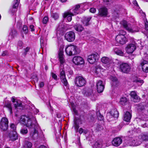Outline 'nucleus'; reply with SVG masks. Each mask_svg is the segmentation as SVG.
<instances>
[{"mask_svg":"<svg viewBox=\"0 0 148 148\" xmlns=\"http://www.w3.org/2000/svg\"><path fill=\"white\" fill-rule=\"evenodd\" d=\"M145 29L148 33V22L147 21L145 23Z\"/></svg>","mask_w":148,"mask_h":148,"instance_id":"864d4df0","label":"nucleus"},{"mask_svg":"<svg viewBox=\"0 0 148 148\" xmlns=\"http://www.w3.org/2000/svg\"><path fill=\"white\" fill-rule=\"evenodd\" d=\"M96 114L97 115L98 119L100 121L103 120L104 119V117L101 114L100 112H97Z\"/></svg>","mask_w":148,"mask_h":148,"instance_id":"58836bf2","label":"nucleus"},{"mask_svg":"<svg viewBox=\"0 0 148 148\" xmlns=\"http://www.w3.org/2000/svg\"><path fill=\"white\" fill-rule=\"evenodd\" d=\"M145 57V59L148 60V55L146 53L144 54Z\"/></svg>","mask_w":148,"mask_h":148,"instance_id":"052dcab7","label":"nucleus"},{"mask_svg":"<svg viewBox=\"0 0 148 148\" xmlns=\"http://www.w3.org/2000/svg\"><path fill=\"white\" fill-rule=\"evenodd\" d=\"M32 146V143L28 141L25 142L23 145L24 148H31Z\"/></svg>","mask_w":148,"mask_h":148,"instance_id":"f704fd0d","label":"nucleus"},{"mask_svg":"<svg viewBox=\"0 0 148 148\" xmlns=\"http://www.w3.org/2000/svg\"><path fill=\"white\" fill-rule=\"evenodd\" d=\"M4 107L8 108V110H10V111H12V110L11 104L9 103H5L4 105Z\"/></svg>","mask_w":148,"mask_h":148,"instance_id":"e433bc0d","label":"nucleus"},{"mask_svg":"<svg viewBox=\"0 0 148 148\" xmlns=\"http://www.w3.org/2000/svg\"><path fill=\"white\" fill-rule=\"evenodd\" d=\"M90 11L91 13H95L96 11V10L95 8H91L90 9Z\"/></svg>","mask_w":148,"mask_h":148,"instance_id":"603ef678","label":"nucleus"},{"mask_svg":"<svg viewBox=\"0 0 148 148\" xmlns=\"http://www.w3.org/2000/svg\"><path fill=\"white\" fill-rule=\"evenodd\" d=\"M130 95L131 97V100L134 102H138L140 100V98L138 96L135 91H131L130 93Z\"/></svg>","mask_w":148,"mask_h":148,"instance_id":"6ab92c4d","label":"nucleus"},{"mask_svg":"<svg viewBox=\"0 0 148 148\" xmlns=\"http://www.w3.org/2000/svg\"><path fill=\"white\" fill-rule=\"evenodd\" d=\"M39 86L40 88H42L44 86V83L43 82H41L39 84Z\"/></svg>","mask_w":148,"mask_h":148,"instance_id":"4d7b16f0","label":"nucleus"},{"mask_svg":"<svg viewBox=\"0 0 148 148\" xmlns=\"http://www.w3.org/2000/svg\"><path fill=\"white\" fill-rule=\"evenodd\" d=\"M11 99L13 103V110L18 111L24 110L25 108V105L23 104L22 102L20 100L15 99L14 97H12Z\"/></svg>","mask_w":148,"mask_h":148,"instance_id":"f03ea898","label":"nucleus"},{"mask_svg":"<svg viewBox=\"0 0 148 148\" xmlns=\"http://www.w3.org/2000/svg\"><path fill=\"white\" fill-rule=\"evenodd\" d=\"M29 27L32 31H34V25H30Z\"/></svg>","mask_w":148,"mask_h":148,"instance_id":"6e6d98bb","label":"nucleus"},{"mask_svg":"<svg viewBox=\"0 0 148 148\" xmlns=\"http://www.w3.org/2000/svg\"><path fill=\"white\" fill-rule=\"evenodd\" d=\"M77 47L74 45H68L65 49V51L66 54L71 56L77 54Z\"/></svg>","mask_w":148,"mask_h":148,"instance_id":"7ed1b4c3","label":"nucleus"},{"mask_svg":"<svg viewBox=\"0 0 148 148\" xmlns=\"http://www.w3.org/2000/svg\"><path fill=\"white\" fill-rule=\"evenodd\" d=\"M38 148H47L46 146L44 145L40 146Z\"/></svg>","mask_w":148,"mask_h":148,"instance_id":"680f3d73","label":"nucleus"},{"mask_svg":"<svg viewBox=\"0 0 148 148\" xmlns=\"http://www.w3.org/2000/svg\"><path fill=\"white\" fill-rule=\"evenodd\" d=\"M88 95L90 97H91L92 99L93 100V97L95 99L96 97V96L94 94L92 90H90L88 93Z\"/></svg>","mask_w":148,"mask_h":148,"instance_id":"ea45409f","label":"nucleus"},{"mask_svg":"<svg viewBox=\"0 0 148 148\" xmlns=\"http://www.w3.org/2000/svg\"><path fill=\"white\" fill-rule=\"evenodd\" d=\"M64 37L66 40L69 42L73 41L75 38V33L73 31L67 32L65 34Z\"/></svg>","mask_w":148,"mask_h":148,"instance_id":"1a4fd4ad","label":"nucleus"},{"mask_svg":"<svg viewBox=\"0 0 148 148\" xmlns=\"http://www.w3.org/2000/svg\"><path fill=\"white\" fill-rule=\"evenodd\" d=\"M8 53L7 51H3V53L2 54V55L3 56H5Z\"/></svg>","mask_w":148,"mask_h":148,"instance_id":"bf43d9fd","label":"nucleus"},{"mask_svg":"<svg viewBox=\"0 0 148 148\" xmlns=\"http://www.w3.org/2000/svg\"><path fill=\"white\" fill-rule=\"evenodd\" d=\"M57 116L58 117H61V116L60 115H57Z\"/></svg>","mask_w":148,"mask_h":148,"instance_id":"774afa93","label":"nucleus"},{"mask_svg":"<svg viewBox=\"0 0 148 148\" xmlns=\"http://www.w3.org/2000/svg\"><path fill=\"white\" fill-rule=\"evenodd\" d=\"M132 116V113L130 112H125L123 114V120L127 122H130Z\"/></svg>","mask_w":148,"mask_h":148,"instance_id":"5701e85b","label":"nucleus"},{"mask_svg":"<svg viewBox=\"0 0 148 148\" xmlns=\"http://www.w3.org/2000/svg\"><path fill=\"white\" fill-rule=\"evenodd\" d=\"M31 109H30V110H32L33 111H37L38 110H37V109L34 106H32V107L31 108Z\"/></svg>","mask_w":148,"mask_h":148,"instance_id":"5fc2aeb1","label":"nucleus"},{"mask_svg":"<svg viewBox=\"0 0 148 148\" xmlns=\"http://www.w3.org/2000/svg\"><path fill=\"white\" fill-rule=\"evenodd\" d=\"M52 18L54 19L55 20H56L59 17V14L58 13L55 12L53 13L51 15Z\"/></svg>","mask_w":148,"mask_h":148,"instance_id":"4c0bfd02","label":"nucleus"},{"mask_svg":"<svg viewBox=\"0 0 148 148\" xmlns=\"http://www.w3.org/2000/svg\"><path fill=\"white\" fill-rule=\"evenodd\" d=\"M140 140H141L142 141L148 140V134H143L139 136Z\"/></svg>","mask_w":148,"mask_h":148,"instance_id":"473e14b6","label":"nucleus"},{"mask_svg":"<svg viewBox=\"0 0 148 148\" xmlns=\"http://www.w3.org/2000/svg\"><path fill=\"white\" fill-rule=\"evenodd\" d=\"M108 9L106 7H103L99 10L98 15L101 16H106L108 15Z\"/></svg>","mask_w":148,"mask_h":148,"instance_id":"aec40b11","label":"nucleus"},{"mask_svg":"<svg viewBox=\"0 0 148 148\" xmlns=\"http://www.w3.org/2000/svg\"><path fill=\"white\" fill-rule=\"evenodd\" d=\"M122 140L121 138L119 137L114 138L112 141V145L115 147L119 146L122 143Z\"/></svg>","mask_w":148,"mask_h":148,"instance_id":"4be33fe9","label":"nucleus"},{"mask_svg":"<svg viewBox=\"0 0 148 148\" xmlns=\"http://www.w3.org/2000/svg\"><path fill=\"white\" fill-rule=\"evenodd\" d=\"M43 39L41 38H40V44H41V46H42L44 45L43 43Z\"/></svg>","mask_w":148,"mask_h":148,"instance_id":"13d9d810","label":"nucleus"},{"mask_svg":"<svg viewBox=\"0 0 148 148\" xmlns=\"http://www.w3.org/2000/svg\"><path fill=\"white\" fill-rule=\"evenodd\" d=\"M22 45H23V42H22V41H18V43L17 47H19V48L20 49H21L22 48H23Z\"/></svg>","mask_w":148,"mask_h":148,"instance_id":"09e8293b","label":"nucleus"},{"mask_svg":"<svg viewBox=\"0 0 148 148\" xmlns=\"http://www.w3.org/2000/svg\"><path fill=\"white\" fill-rule=\"evenodd\" d=\"M142 142V140H140L139 137H136L131 139L130 140V145L133 146H137L140 145Z\"/></svg>","mask_w":148,"mask_h":148,"instance_id":"ddd939ff","label":"nucleus"},{"mask_svg":"<svg viewBox=\"0 0 148 148\" xmlns=\"http://www.w3.org/2000/svg\"><path fill=\"white\" fill-rule=\"evenodd\" d=\"M101 61L103 63L109 64L111 61V59L107 57L104 56L101 58Z\"/></svg>","mask_w":148,"mask_h":148,"instance_id":"c756f323","label":"nucleus"},{"mask_svg":"<svg viewBox=\"0 0 148 148\" xmlns=\"http://www.w3.org/2000/svg\"><path fill=\"white\" fill-rule=\"evenodd\" d=\"M20 132L23 134H25L27 133L28 130L26 127H23L21 130Z\"/></svg>","mask_w":148,"mask_h":148,"instance_id":"a19ab883","label":"nucleus"},{"mask_svg":"<svg viewBox=\"0 0 148 148\" xmlns=\"http://www.w3.org/2000/svg\"><path fill=\"white\" fill-rule=\"evenodd\" d=\"M60 0L62 2H65L66 1V0Z\"/></svg>","mask_w":148,"mask_h":148,"instance_id":"338daca9","label":"nucleus"},{"mask_svg":"<svg viewBox=\"0 0 148 148\" xmlns=\"http://www.w3.org/2000/svg\"><path fill=\"white\" fill-rule=\"evenodd\" d=\"M20 122L30 129V136L34 139H37L38 136V125L35 117L32 115L21 116Z\"/></svg>","mask_w":148,"mask_h":148,"instance_id":"f257e3e1","label":"nucleus"},{"mask_svg":"<svg viewBox=\"0 0 148 148\" xmlns=\"http://www.w3.org/2000/svg\"><path fill=\"white\" fill-rule=\"evenodd\" d=\"M103 1L104 2H108L111 1V0H103Z\"/></svg>","mask_w":148,"mask_h":148,"instance_id":"69168bd1","label":"nucleus"},{"mask_svg":"<svg viewBox=\"0 0 148 148\" xmlns=\"http://www.w3.org/2000/svg\"><path fill=\"white\" fill-rule=\"evenodd\" d=\"M142 70L146 73L148 72V62L146 61L143 60L141 63Z\"/></svg>","mask_w":148,"mask_h":148,"instance_id":"393cba45","label":"nucleus"},{"mask_svg":"<svg viewBox=\"0 0 148 148\" xmlns=\"http://www.w3.org/2000/svg\"><path fill=\"white\" fill-rule=\"evenodd\" d=\"M74 28L75 30L79 32H81L84 29L82 26L79 24H76L74 26Z\"/></svg>","mask_w":148,"mask_h":148,"instance_id":"7c9ffc66","label":"nucleus"},{"mask_svg":"<svg viewBox=\"0 0 148 148\" xmlns=\"http://www.w3.org/2000/svg\"><path fill=\"white\" fill-rule=\"evenodd\" d=\"M114 52L118 55L123 56L124 54L123 52L121 50L118 48H115L114 50Z\"/></svg>","mask_w":148,"mask_h":148,"instance_id":"72a5a7b5","label":"nucleus"},{"mask_svg":"<svg viewBox=\"0 0 148 148\" xmlns=\"http://www.w3.org/2000/svg\"><path fill=\"white\" fill-rule=\"evenodd\" d=\"M10 139L14 141L18 138L17 134L16 132H11L9 135Z\"/></svg>","mask_w":148,"mask_h":148,"instance_id":"cd10ccee","label":"nucleus"},{"mask_svg":"<svg viewBox=\"0 0 148 148\" xmlns=\"http://www.w3.org/2000/svg\"><path fill=\"white\" fill-rule=\"evenodd\" d=\"M71 106L73 107V111H75L74 110V104L73 103H71Z\"/></svg>","mask_w":148,"mask_h":148,"instance_id":"0e129e2a","label":"nucleus"},{"mask_svg":"<svg viewBox=\"0 0 148 148\" xmlns=\"http://www.w3.org/2000/svg\"><path fill=\"white\" fill-rule=\"evenodd\" d=\"M17 33L16 31H12L10 34V35L11 36L12 38H14L16 36Z\"/></svg>","mask_w":148,"mask_h":148,"instance_id":"a18cd8bd","label":"nucleus"},{"mask_svg":"<svg viewBox=\"0 0 148 148\" xmlns=\"http://www.w3.org/2000/svg\"><path fill=\"white\" fill-rule=\"evenodd\" d=\"M99 58V55L97 53H95L89 55L88 56L87 60L90 63L93 64L98 61Z\"/></svg>","mask_w":148,"mask_h":148,"instance_id":"6e6552de","label":"nucleus"},{"mask_svg":"<svg viewBox=\"0 0 148 148\" xmlns=\"http://www.w3.org/2000/svg\"><path fill=\"white\" fill-rule=\"evenodd\" d=\"M73 62L76 65L82 64L84 63L83 59L81 57L76 56L74 57L73 60Z\"/></svg>","mask_w":148,"mask_h":148,"instance_id":"dca6fc26","label":"nucleus"},{"mask_svg":"<svg viewBox=\"0 0 148 148\" xmlns=\"http://www.w3.org/2000/svg\"><path fill=\"white\" fill-rule=\"evenodd\" d=\"M30 49V48L28 47H27L24 49L25 52H24L25 55H26L27 54V53L29 51Z\"/></svg>","mask_w":148,"mask_h":148,"instance_id":"3c124183","label":"nucleus"},{"mask_svg":"<svg viewBox=\"0 0 148 148\" xmlns=\"http://www.w3.org/2000/svg\"><path fill=\"white\" fill-rule=\"evenodd\" d=\"M52 77L55 80H57V76L54 73H51Z\"/></svg>","mask_w":148,"mask_h":148,"instance_id":"8fccbe9b","label":"nucleus"},{"mask_svg":"<svg viewBox=\"0 0 148 148\" xmlns=\"http://www.w3.org/2000/svg\"><path fill=\"white\" fill-rule=\"evenodd\" d=\"M86 83V81L83 77L79 76L75 79V84L77 86L82 87L84 86Z\"/></svg>","mask_w":148,"mask_h":148,"instance_id":"0eeeda50","label":"nucleus"},{"mask_svg":"<svg viewBox=\"0 0 148 148\" xmlns=\"http://www.w3.org/2000/svg\"><path fill=\"white\" fill-rule=\"evenodd\" d=\"M48 21V18L47 16L45 17L42 20V22L43 24H46Z\"/></svg>","mask_w":148,"mask_h":148,"instance_id":"de8ad7c7","label":"nucleus"},{"mask_svg":"<svg viewBox=\"0 0 148 148\" xmlns=\"http://www.w3.org/2000/svg\"><path fill=\"white\" fill-rule=\"evenodd\" d=\"M92 17L90 16L85 17L83 18L82 22L84 26H87L90 25L89 21L91 19Z\"/></svg>","mask_w":148,"mask_h":148,"instance_id":"bb28decb","label":"nucleus"},{"mask_svg":"<svg viewBox=\"0 0 148 148\" xmlns=\"http://www.w3.org/2000/svg\"><path fill=\"white\" fill-rule=\"evenodd\" d=\"M69 11L65 12L63 14V17L64 18H67L68 21L70 22L72 20V16L75 15Z\"/></svg>","mask_w":148,"mask_h":148,"instance_id":"a878e982","label":"nucleus"},{"mask_svg":"<svg viewBox=\"0 0 148 148\" xmlns=\"http://www.w3.org/2000/svg\"><path fill=\"white\" fill-rule=\"evenodd\" d=\"M19 0H14L13 1L12 7L10 9L9 12L13 15L16 12L18 7Z\"/></svg>","mask_w":148,"mask_h":148,"instance_id":"f8f14e48","label":"nucleus"},{"mask_svg":"<svg viewBox=\"0 0 148 148\" xmlns=\"http://www.w3.org/2000/svg\"><path fill=\"white\" fill-rule=\"evenodd\" d=\"M133 82L137 83L139 85H142L144 82L143 80L138 78H136L134 79L133 81Z\"/></svg>","mask_w":148,"mask_h":148,"instance_id":"2f4dec72","label":"nucleus"},{"mask_svg":"<svg viewBox=\"0 0 148 148\" xmlns=\"http://www.w3.org/2000/svg\"><path fill=\"white\" fill-rule=\"evenodd\" d=\"M119 115V112H110L108 113L107 116V119L108 121H110L113 120V117L114 118H117Z\"/></svg>","mask_w":148,"mask_h":148,"instance_id":"9b49d317","label":"nucleus"},{"mask_svg":"<svg viewBox=\"0 0 148 148\" xmlns=\"http://www.w3.org/2000/svg\"><path fill=\"white\" fill-rule=\"evenodd\" d=\"M11 132H16V127L15 125L14 124H11L10 125Z\"/></svg>","mask_w":148,"mask_h":148,"instance_id":"79ce46f5","label":"nucleus"},{"mask_svg":"<svg viewBox=\"0 0 148 148\" xmlns=\"http://www.w3.org/2000/svg\"><path fill=\"white\" fill-rule=\"evenodd\" d=\"M80 7V5L77 4L75 5L69 11L72 12L73 14L75 15L79 13Z\"/></svg>","mask_w":148,"mask_h":148,"instance_id":"b1692460","label":"nucleus"},{"mask_svg":"<svg viewBox=\"0 0 148 148\" xmlns=\"http://www.w3.org/2000/svg\"><path fill=\"white\" fill-rule=\"evenodd\" d=\"M120 68L121 71L125 73H129L131 70L130 66L126 63H122L120 64Z\"/></svg>","mask_w":148,"mask_h":148,"instance_id":"9d476101","label":"nucleus"},{"mask_svg":"<svg viewBox=\"0 0 148 148\" xmlns=\"http://www.w3.org/2000/svg\"><path fill=\"white\" fill-rule=\"evenodd\" d=\"M23 30L24 33L26 34L28 32V28L27 26L26 25H24L23 26Z\"/></svg>","mask_w":148,"mask_h":148,"instance_id":"49530a36","label":"nucleus"},{"mask_svg":"<svg viewBox=\"0 0 148 148\" xmlns=\"http://www.w3.org/2000/svg\"><path fill=\"white\" fill-rule=\"evenodd\" d=\"M69 74L71 75L73 74V72L71 70H70L69 71Z\"/></svg>","mask_w":148,"mask_h":148,"instance_id":"e2e57ef3","label":"nucleus"},{"mask_svg":"<svg viewBox=\"0 0 148 148\" xmlns=\"http://www.w3.org/2000/svg\"><path fill=\"white\" fill-rule=\"evenodd\" d=\"M63 49L60 48L58 53V57L59 61L61 64H62L65 62V60L64 57Z\"/></svg>","mask_w":148,"mask_h":148,"instance_id":"2eb2a0df","label":"nucleus"},{"mask_svg":"<svg viewBox=\"0 0 148 148\" xmlns=\"http://www.w3.org/2000/svg\"><path fill=\"white\" fill-rule=\"evenodd\" d=\"M110 79L112 82V83L113 86H116L118 83L117 78L115 77L111 76Z\"/></svg>","mask_w":148,"mask_h":148,"instance_id":"c9c22d12","label":"nucleus"},{"mask_svg":"<svg viewBox=\"0 0 148 148\" xmlns=\"http://www.w3.org/2000/svg\"><path fill=\"white\" fill-rule=\"evenodd\" d=\"M78 132L80 134H81L83 133L86 134L87 132V130H84L82 129V128L81 127L78 129Z\"/></svg>","mask_w":148,"mask_h":148,"instance_id":"37998d69","label":"nucleus"},{"mask_svg":"<svg viewBox=\"0 0 148 148\" xmlns=\"http://www.w3.org/2000/svg\"><path fill=\"white\" fill-rule=\"evenodd\" d=\"M78 112H73V114L75 119L74 121V124L73 127H74L75 130L76 132H77L78 130L79 127V124H81L82 123L81 120L79 119H77L76 115H77Z\"/></svg>","mask_w":148,"mask_h":148,"instance_id":"423d86ee","label":"nucleus"},{"mask_svg":"<svg viewBox=\"0 0 148 148\" xmlns=\"http://www.w3.org/2000/svg\"><path fill=\"white\" fill-rule=\"evenodd\" d=\"M122 24L123 27L128 32L133 33L137 32L138 31L139 29L137 27H136L135 29L134 27L132 28L130 25L127 24V21H123L122 22Z\"/></svg>","mask_w":148,"mask_h":148,"instance_id":"20e7f679","label":"nucleus"},{"mask_svg":"<svg viewBox=\"0 0 148 148\" xmlns=\"http://www.w3.org/2000/svg\"><path fill=\"white\" fill-rule=\"evenodd\" d=\"M97 90L98 93H101L103 92L104 88V85L101 80L98 81L97 83Z\"/></svg>","mask_w":148,"mask_h":148,"instance_id":"f3484780","label":"nucleus"},{"mask_svg":"<svg viewBox=\"0 0 148 148\" xmlns=\"http://www.w3.org/2000/svg\"><path fill=\"white\" fill-rule=\"evenodd\" d=\"M64 29V25L62 24H60L57 29V30L60 31H63Z\"/></svg>","mask_w":148,"mask_h":148,"instance_id":"c03bdc74","label":"nucleus"},{"mask_svg":"<svg viewBox=\"0 0 148 148\" xmlns=\"http://www.w3.org/2000/svg\"><path fill=\"white\" fill-rule=\"evenodd\" d=\"M8 119L3 117L0 122V128L3 131L7 130L8 127Z\"/></svg>","mask_w":148,"mask_h":148,"instance_id":"39448f33","label":"nucleus"},{"mask_svg":"<svg viewBox=\"0 0 148 148\" xmlns=\"http://www.w3.org/2000/svg\"><path fill=\"white\" fill-rule=\"evenodd\" d=\"M60 77L62 79V82L65 86H67L68 84V82L66 78L65 74L64 71L63 70H60Z\"/></svg>","mask_w":148,"mask_h":148,"instance_id":"412c9836","label":"nucleus"},{"mask_svg":"<svg viewBox=\"0 0 148 148\" xmlns=\"http://www.w3.org/2000/svg\"><path fill=\"white\" fill-rule=\"evenodd\" d=\"M136 46L134 44H130L126 47L127 52L128 53H132L136 49Z\"/></svg>","mask_w":148,"mask_h":148,"instance_id":"a211bd4d","label":"nucleus"},{"mask_svg":"<svg viewBox=\"0 0 148 148\" xmlns=\"http://www.w3.org/2000/svg\"><path fill=\"white\" fill-rule=\"evenodd\" d=\"M128 100L125 97H122L120 99L119 101L120 104L124 106L128 103Z\"/></svg>","mask_w":148,"mask_h":148,"instance_id":"c85d7f7f","label":"nucleus"},{"mask_svg":"<svg viewBox=\"0 0 148 148\" xmlns=\"http://www.w3.org/2000/svg\"><path fill=\"white\" fill-rule=\"evenodd\" d=\"M116 42L121 45L125 44L126 42V38L124 35L120 34L117 35L115 38Z\"/></svg>","mask_w":148,"mask_h":148,"instance_id":"4468645a","label":"nucleus"}]
</instances>
